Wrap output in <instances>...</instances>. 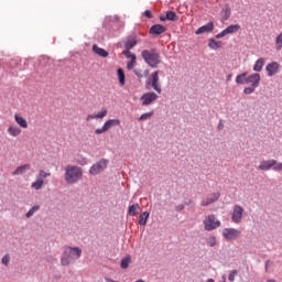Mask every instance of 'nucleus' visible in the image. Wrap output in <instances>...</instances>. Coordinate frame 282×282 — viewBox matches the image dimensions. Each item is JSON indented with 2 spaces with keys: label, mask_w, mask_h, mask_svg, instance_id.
I'll use <instances>...</instances> for the list:
<instances>
[{
  "label": "nucleus",
  "mask_w": 282,
  "mask_h": 282,
  "mask_svg": "<svg viewBox=\"0 0 282 282\" xmlns=\"http://www.w3.org/2000/svg\"><path fill=\"white\" fill-rule=\"evenodd\" d=\"M64 180L66 184H77L83 180V167L76 165H67L65 167Z\"/></svg>",
  "instance_id": "1"
},
{
  "label": "nucleus",
  "mask_w": 282,
  "mask_h": 282,
  "mask_svg": "<svg viewBox=\"0 0 282 282\" xmlns=\"http://www.w3.org/2000/svg\"><path fill=\"white\" fill-rule=\"evenodd\" d=\"M83 256V249L78 247H65L64 248V256L61 259L62 265H69L76 259H80Z\"/></svg>",
  "instance_id": "2"
},
{
  "label": "nucleus",
  "mask_w": 282,
  "mask_h": 282,
  "mask_svg": "<svg viewBox=\"0 0 282 282\" xmlns=\"http://www.w3.org/2000/svg\"><path fill=\"white\" fill-rule=\"evenodd\" d=\"M141 56L143 61L150 66V67H158L162 61L160 59V53L155 52V50H143L141 52Z\"/></svg>",
  "instance_id": "3"
},
{
  "label": "nucleus",
  "mask_w": 282,
  "mask_h": 282,
  "mask_svg": "<svg viewBox=\"0 0 282 282\" xmlns=\"http://www.w3.org/2000/svg\"><path fill=\"white\" fill-rule=\"evenodd\" d=\"M204 229L210 232V230H217L221 226V221L217 219L215 215H208L203 220Z\"/></svg>",
  "instance_id": "4"
},
{
  "label": "nucleus",
  "mask_w": 282,
  "mask_h": 282,
  "mask_svg": "<svg viewBox=\"0 0 282 282\" xmlns=\"http://www.w3.org/2000/svg\"><path fill=\"white\" fill-rule=\"evenodd\" d=\"M120 126V119H109L107 120L101 128H98L95 130L96 135H100L101 133H106V131H109L111 127H118Z\"/></svg>",
  "instance_id": "5"
},
{
  "label": "nucleus",
  "mask_w": 282,
  "mask_h": 282,
  "mask_svg": "<svg viewBox=\"0 0 282 282\" xmlns=\"http://www.w3.org/2000/svg\"><path fill=\"white\" fill-rule=\"evenodd\" d=\"M109 164V161L101 159L99 162L95 163L89 169V175H99V173H102L105 169H107V165Z\"/></svg>",
  "instance_id": "6"
},
{
  "label": "nucleus",
  "mask_w": 282,
  "mask_h": 282,
  "mask_svg": "<svg viewBox=\"0 0 282 282\" xmlns=\"http://www.w3.org/2000/svg\"><path fill=\"white\" fill-rule=\"evenodd\" d=\"M223 237H225L227 241H235V239H239V237H241V230L235 228H226L223 230Z\"/></svg>",
  "instance_id": "7"
},
{
  "label": "nucleus",
  "mask_w": 282,
  "mask_h": 282,
  "mask_svg": "<svg viewBox=\"0 0 282 282\" xmlns=\"http://www.w3.org/2000/svg\"><path fill=\"white\" fill-rule=\"evenodd\" d=\"M241 30V25L239 24H231L223 30L220 33L216 35V39H224V36H228V34H237Z\"/></svg>",
  "instance_id": "8"
},
{
  "label": "nucleus",
  "mask_w": 282,
  "mask_h": 282,
  "mask_svg": "<svg viewBox=\"0 0 282 282\" xmlns=\"http://www.w3.org/2000/svg\"><path fill=\"white\" fill-rule=\"evenodd\" d=\"M231 219L234 224H241V219H243V207L235 205L234 212L231 214Z\"/></svg>",
  "instance_id": "9"
},
{
  "label": "nucleus",
  "mask_w": 282,
  "mask_h": 282,
  "mask_svg": "<svg viewBox=\"0 0 282 282\" xmlns=\"http://www.w3.org/2000/svg\"><path fill=\"white\" fill-rule=\"evenodd\" d=\"M159 96L155 93H145L141 96L142 105L143 107H148V105H151L158 100Z\"/></svg>",
  "instance_id": "10"
},
{
  "label": "nucleus",
  "mask_w": 282,
  "mask_h": 282,
  "mask_svg": "<svg viewBox=\"0 0 282 282\" xmlns=\"http://www.w3.org/2000/svg\"><path fill=\"white\" fill-rule=\"evenodd\" d=\"M260 83H261V75L258 73H253L246 78V85H250L251 87H254V88L259 87Z\"/></svg>",
  "instance_id": "11"
},
{
  "label": "nucleus",
  "mask_w": 282,
  "mask_h": 282,
  "mask_svg": "<svg viewBox=\"0 0 282 282\" xmlns=\"http://www.w3.org/2000/svg\"><path fill=\"white\" fill-rule=\"evenodd\" d=\"M159 74H160L159 70H155L154 73H152L151 85H152V89H154V91L162 94V88L160 87V75Z\"/></svg>",
  "instance_id": "12"
},
{
  "label": "nucleus",
  "mask_w": 282,
  "mask_h": 282,
  "mask_svg": "<svg viewBox=\"0 0 282 282\" xmlns=\"http://www.w3.org/2000/svg\"><path fill=\"white\" fill-rule=\"evenodd\" d=\"M280 67L281 64H279V62L269 63L265 67L268 76H276V73L279 72Z\"/></svg>",
  "instance_id": "13"
},
{
  "label": "nucleus",
  "mask_w": 282,
  "mask_h": 282,
  "mask_svg": "<svg viewBox=\"0 0 282 282\" xmlns=\"http://www.w3.org/2000/svg\"><path fill=\"white\" fill-rule=\"evenodd\" d=\"M213 30H215V24L213 22H208L207 24L198 28L195 31V34L199 35V34H208L209 32H213Z\"/></svg>",
  "instance_id": "14"
},
{
  "label": "nucleus",
  "mask_w": 282,
  "mask_h": 282,
  "mask_svg": "<svg viewBox=\"0 0 282 282\" xmlns=\"http://www.w3.org/2000/svg\"><path fill=\"white\" fill-rule=\"evenodd\" d=\"M221 195L219 193H214L207 196L205 199L202 200L200 206H210V204H215L217 199H219Z\"/></svg>",
  "instance_id": "15"
},
{
  "label": "nucleus",
  "mask_w": 282,
  "mask_h": 282,
  "mask_svg": "<svg viewBox=\"0 0 282 282\" xmlns=\"http://www.w3.org/2000/svg\"><path fill=\"white\" fill-rule=\"evenodd\" d=\"M276 164V160H267V161H261L258 169L260 171H270Z\"/></svg>",
  "instance_id": "16"
},
{
  "label": "nucleus",
  "mask_w": 282,
  "mask_h": 282,
  "mask_svg": "<svg viewBox=\"0 0 282 282\" xmlns=\"http://www.w3.org/2000/svg\"><path fill=\"white\" fill-rule=\"evenodd\" d=\"M166 32V28L161 24H155L150 28V34H154L156 36H160V34H164Z\"/></svg>",
  "instance_id": "17"
},
{
  "label": "nucleus",
  "mask_w": 282,
  "mask_h": 282,
  "mask_svg": "<svg viewBox=\"0 0 282 282\" xmlns=\"http://www.w3.org/2000/svg\"><path fill=\"white\" fill-rule=\"evenodd\" d=\"M93 52L94 54H97V56H100L101 58H107V56H109V52L98 46L97 44L93 45Z\"/></svg>",
  "instance_id": "18"
},
{
  "label": "nucleus",
  "mask_w": 282,
  "mask_h": 282,
  "mask_svg": "<svg viewBox=\"0 0 282 282\" xmlns=\"http://www.w3.org/2000/svg\"><path fill=\"white\" fill-rule=\"evenodd\" d=\"M32 169V165L30 164H24L21 166H18L13 172L12 175H23L25 171H30Z\"/></svg>",
  "instance_id": "19"
},
{
  "label": "nucleus",
  "mask_w": 282,
  "mask_h": 282,
  "mask_svg": "<svg viewBox=\"0 0 282 282\" xmlns=\"http://www.w3.org/2000/svg\"><path fill=\"white\" fill-rule=\"evenodd\" d=\"M14 120L17 124L21 127V129H28V120H25V118L21 117L19 113H15Z\"/></svg>",
  "instance_id": "20"
},
{
  "label": "nucleus",
  "mask_w": 282,
  "mask_h": 282,
  "mask_svg": "<svg viewBox=\"0 0 282 282\" xmlns=\"http://www.w3.org/2000/svg\"><path fill=\"white\" fill-rule=\"evenodd\" d=\"M7 131L11 138H18V135H21V128L18 126H10Z\"/></svg>",
  "instance_id": "21"
},
{
  "label": "nucleus",
  "mask_w": 282,
  "mask_h": 282,
  "mask_svg": "<svg viewBox=\"0 0 282 282\" xmlns=\"http://www.w3.org/2000/svg\"><path fill=\"white\" fill-rule=\"evenodd\" d=\"M223 45L224 43H221V41H216L215 39L208 40L209 50H219Z\"/></svg>",
  "instance_id": "22"
},
{
  "label": "nucleus",
  "mask_w": 282,
  "mask_h": 282,
  "mask_svg": "<svg viewBox=\"0 0 282 282\" xmlns=\"http://www.w3.org/2000/svg\"><path fill=\"white\" fill-rule=\"evenodd\" d=\"M135 45H138V40L135 39V36L129 37L126 41L124 50H133V47H135Z\"/></svg>",
  "instance_id": "23"
},
{
  "label": "nucleus",
  "mask_w": 282,
  "mask_h": 282,
  "mask_svg": "<svg viewBox=\"0 0 282 282\" xmlns=\"http://www.w3.org/2000/svg\"><path fill=\"white\" fill-rule=\"evenodd\" d=\"M263 65H265V58H258L253 65V72H261L263 69Z\"/></svg>",
  "instance_id": "24"
},
{
  "label": "nucleus",
  "mask_w": 282,
  "mask_h": 282,
  "mask_svg": "<svg viewBox=\"0 0 282 282\" xmlns=\"http://www.w3.org/2000/svg\"><path fill=\"white\" fill-rule=\"evenodd\" d=\"M138 213H140V204H133V205L129 206L128 215H130V217H135V215H138Z\"/></svg>",
  "instance_id": "25"
},
{
  "label": "nucleus",
  "mask_w": 282,
  "mask_h": 282,
  "mask_svg": "<svg viewBox=\"0 0 282 282\" xmlns=\"http://www.w3.org/2000/svg\"><path fill=\"white\" fill-rule=\"evenodd\" d=\"M161 21H177V13L167 11L165 18H161Z\"/></svg>",
  "instance_id": "26"
},
{
  "label": "nucleus",
  "mask_w": 282,
  "mask_h": 282,
  "mask_svg": "<svg viewBox=\"0 0 282 282\" xmlns=\"http://www.w3.org/2000/svg\"><path fill=\"white\" fill-rule=\"evenodd\" d=\"M43 184H45V181L36 178V181L32 183L31 188H34V191H41V188H43Z\"/></svg>",
  "instance_id": "27"
},
{
  "label": "nucleus",
  "mask_w": 282,
  "mask_h": 282,
  "mask_svg": "<svg viewBox=\"0 0 282 282\" xmlns=\"http://www.w3.org/2000/svg\"><path fill=\"white\" fill-rule=\"evenodd\" d=\"M149 212H143L142 214H140L139 216V226H144L149 219Z\"/></svg>",
  "instance_id": "28"
},
{
  "label": "nucleus",
  "mask_w": 282,
  "mask_h": 282,
  "mask_svg": "<svg viewBox=\"0 0 282 282\" xmlns=\"http://www.w3.org/2000/svg\"><path fill=\"white\" fill-rule=\"evenodd\" d=\"M221 17H223V21H228V19H230V7H225L221 12H220Z\"/></svg>",
  "instance_id": "29"
},
{
  "label": "nucleus",
  "mask_w": 282,
  "mask_h": 282,
  "mask_svg": "<svg viewBox=\"0 0 282 282\" xmlns=\"http://www.w3.org/2000/svg\"><path fill=\"white\" fill-rule=\"evenodd\" d=\"M247 76H248V73H242L240 75H237V77H236L237 85H246Z\"/></svg>",
  "instance_id": "30"
},
{
  "label": "nucleus",
  "mask_w": 282,
  "mask_h": 282,
  "mask_svg": "<svg viewBox=\"0 0 282 282\" xmlns=\"http://www.w3.org/2000/svg\"><path fill=\"white\" fill-rule=\"evenodd\" d=\"M117 74H118V79H119V84L122 86H124V70L122 68H118L117 69Z\"/></svg>",
  "instance_id": "31"
},
{
  "label": "nucleus",
  "mask_w": 282,
  "mask_h": 282,
  "mask_svg": "<svg viewBox=\"0 0 282 282\" xmlns=\"http://www.w3.org/2000/svg\"><path fill=\"white\" fill-rule=\"evenodd\" d=\"M131 263V256H126L122 260H121V268L122 270H127V268H129V264Z\"/></svg>",
  "instance_id": "32"
},
{
  "label": "nucleus",
  "mask_w": 282,
  "mask_h": 282,
  "mask_svg": "<svg viewBox=\"0 0 282 282\" xmlns=\"http://www.w3.org/2000/svg\"><path fill=\"white\" fill-rule=\"evenodd\" d=\"M39 210H41V206L39 205H34L25 215V217H28V219H30V217H32L34 215V213H39Z\"/></svg>",
  "instance_id": "33"
},
{
  "label": "nucleus",
  "mask_w": 282,
  "mask_h": 282,
  "mask_svg": "<svg viewBox=\"0 0 282 282\" xmlns=\"http://www.w3.org/2000/svg\"><path fill=\"white\" fill-rule=\"evenodd\" d=\"M275 48L278 51H281L282 48V31L279 33V35L275 37Z\"/></svg>",
  "instance_id": "34"
},
{
  "label": "nucleus",
  "mask_w": 282,
  "mask_h": 282,
  "mask_svg": "<svg viewBox=\"0 0 282 282\" xmlns=\"http://www.w3.org/2000/svg\"><path fill=\"white\" fill-rule=\"evenodd\" d=\"M123 56H126V58H130V61L137 59L138 57L135 56V54L131 53V50H124L122 52Z\"/></svg>",
  "instance_id": "35"
},
{
  "label": "nucleus",
  "mask_w": 282,
  "mask_h": 282,
  "mask_svg": "<svg viewBox=\"0 0 282 282\" xmlns=\"http://www.w3.org/2000/svg\"><path fill=\"white\" fill-rule=\"evenodd\" d=\"M206 243L210 248H214V246H217V238H215V236H212V237L207 238Z\"/></svg>",
  "instance_id": "36"
},
{
  "label": "nucleus",
  "mask_w": 282,
  "mask_h": 282,
  "mask_svg": "<svg viewBox=\"0 0 282 282\" xmlns=\"http://www.w3.org/2000/svg\"><path fill=\"white\" fill-rule=\"evenodd\" d=\"M50 175H52V173L50 172H45L44 170H41L39 172V175H37V180H45L46 177H50Z\"/></svg>",
  "instance_id": "37"
},
{
  "label": "nucleus",
  "mask_w": 282,
  "mask_h": 282,
  "mask_svg": "<svg viewBox=\"0 0 282 282\" xmlns=\"http://www.w3.org/2000/svg\"><path fill=\"white\" fill-rule=\"evenodd\" d=\"M254 89H257V88H254V86L246 87V88L243 89V94H245L246 96H250V94H254Z\"/></svg>",
  "instance_id": "38"
},
{
  "label": "nucleus",
  "mask_w": 282,
  "mask_h": 282,
  "mask_svg": "<svg viewBox=\"0 0 282 282\" xmlns=\"http://www.w3.org/2000/svg\"><path fill=\"white\" fill-rule=\"evenodd\" d=\"M152 116H153V111L145 112L140 116L139 120H141V121L149 120V118H151Z\"/></svg>",
  "instance_id": "39"
},
{
  "label": "nucleus",
  "mask_w": 282,
  "mask_h": 282,
  "mask_svg": "<svg viewBox=\"0 0 282 282\" xmlns=\"http://www.w3.org/2000/svg\"><path fill=\"white\" fill-rule=\"evenodd\" d=\"M107 113V109H102L100 112L97 113V119L102 120V118H106Z\"/></svg>",
  "instance_id": "40"
},
{
  "label": "nucleus",
  "mask_w": 282,
  "mask_h": 282,
  "mask_svg": "<svg viewBox=\"0 0 282 282\" xmlns=\"http://www.w3.org/2000/svg\"><path fill=\"white\" fill-rule=\"evenodd\" d=\"M237 274H238L237 270L230 271L229 276H228V281L235 282V276H237Z\"/></svg>",
  "instance_id": "41"
},
{
  "label": "nucleus",
  "mask_w": 282,
  "mask_h": 282,
  "mask_svg": "<svg viewBox=\"0 0 282 282\" xmlns=\"http://www.w3.org/2000/svg\"><path fill=\"white\" fill-rule=\"evenodd\" d=\"M9 263H10V254L3 256V258H2V264H3V265H9Z\"/></svg>",
  "instance_id": "42"
},
{
  "label": "nucleus",
  "mask_w": 282,
  "mask_h": 282,
  "mask_svg": "<svg viewBox=\"0 0 282 282\" xmlns=\"http://www.w3.org/2000/svg\"><path fill=\"white\" fill-rule=\"evenodd\" d=\"M135 61L137 59H130L127 64V69H133V67H135Z\"/></svg>",
  "instance_id": "43"
},
{
  "label": "nucleus",
  "mask_w": 282,
  "mask_h": 282,
  "mask_svg": "<svg viewBox=\"0 0 282 282\" xmlns=\"http://www.w3.org/2000/svg\"><path fill=\"white\" fill-rule=\"evenodd\" d=\"M273 171H282V163L275 161V164L272 166Z\"/></svg>",
  "instance_id": "44"
},
{
  "label": "nucleus",
  "mask_w": 282,
  "mask_h": 282,
  "mask_svg": "<svg viewBox=\"0 0 282 282\" xmlns=\"http://www.w3.org/2000/svg\"><path fill=\"white\" fill-rule=\"evenodd\" d=\"M90 120H98V115H88L86 117V121L89 122Z\"/></svg>",
  "instance_id": "45"
},
{
  "label": "nucleus",
  "mask_w": 282,
  "mask_h": 282,
  "mask_svg": "<svg viewBox=\"0 0 282 282\" xmlns=\"http://www.w3.org/2000/svg\"><path fill=\"white\" fill-rule=\"evenodd\" d=\"M144 17H147L148 19H153V14L151 13L150 10L144 11Z\"/></svg>",
  "instance_id": "46"
},
{
  "label": "nucleus",
  "mask_w": 282,
  "mask_h": 282,
  "mask_svg": "<svg viewBox=\"0 0 282 282\" xmlns=\"http://www.w3.org/2000/svg\"><path fill=\"white\" fill-rule=\"evenodd\" d=\"M133 74H135L138 76V78H142V70L141 69H134Z\"/></svg>",
  "instance_id": "47"
},
{
  "label": "nucleus",
  "mask_w": 282,
  "mask_h": 282,
  "mask_svg": "<svg viewBox=\"0 0 282 282\" xmlns=\"http://www.w3.org/2000/svg\"><path fill=\"white\" fill-rule=\"evenodd\" d=\"M78 164H80V166H85L87 164V159H82L78 161Z\"/></svg>",
  "instance_id": "48"
},
{
  "label": "nucleus",
  "mask_w": 282,
  "mask_h": 282,
  "mask_svg": "<svg viewBox=\"0 0 282 282\" xmlns=\"http://www.w3.org/2000/svg\"><path fill=\"white\" fill-rule=\"evenodd\" d=\"M231 80H232V74H229V75L227 76V82L230 83Z\"/></svg>",
  "instance_id": "49"
},
{
  "label": "nucleus",
  "mask_w": 282,
  "mask_h": 282,
  "mask_svg": "<svg viewBox=\"0 0 282 282\" xmlns=\"http://www.w3.org/2000/svg\"><path fill=\"white\" fill-rule=\"evenodd\" d=\"M218 129L221 131V129H224V123L220 122V123L218 124Z\"/></svg>",
  "instance_id": "50"
},
{
  "label": "nucleus",
  "mask_w": 282,
  "mask_h": 282,
  "mask_svg": "<svg viewBox=\"0 0 282 282\" xmlns=\"http://www.w3.org/2000/svg\"><path fill=\"white\" fill-rule=\"evenodd\" d=\"M207 282H215V280H213V279H209V280H207Z\"/></svg>",
  "instance_id": "51"
}]
</instances>
